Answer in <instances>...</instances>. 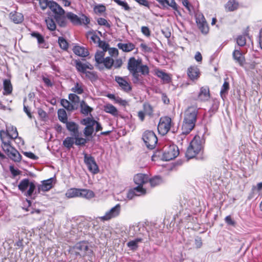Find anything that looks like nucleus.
I'll use <instances>...</instances> for the list:
<instances>
[{
	"instance_id": "5701e85b",
	"label": "nucleus",
	"mask_w": 262,
	"mask_h": 262,
	"mask_svg": "<svg viewBox=\"0 0 262 262\" xmlns=\"http://www.w3.org/2000/svg\"><path fill=\"white\" fill-rule=\"evenodd\" d=\"M9 15L11 20L15 24H19L24 20L23 15L16 11L11 12Z\"/></svg>"
},
{
	"instance_id": "6e6552de",
	"label": "nucleus",
	"mask_w": 262,
	"mask_h": 262,
	"mask_svg": "<svg viewBox=\"0 0 262 262\" xmlns=\"http://www.w3.org/2000/svg\"><path fill=\"white\" fill-rule=\"evenodd\" d=\"M84 162L90 172L94 174L99 172V169L94 157L91 156H88L86 154L84 153Z\"/></svg>"
},
{
	"instance_id": "1a4fd4ad",
	"label": "nucleus",
	"mask_w": 262,
	"mask_h": 262,
	"mask_svg": "<svg viewBox=\"0 0 262 262\" xmlns=\"http://www.w3.org/2000/svg\"><path fill=\"white\" fill-rule=\"evenodd\" d=\"M8 137V140L11 142V140L17 139L18 136V134L17 129L13 126H10L7 127L6 131L2 130L0 131V139L2 140V138L5 136Z\"/></svg>"
},
{
	"instance_id": "4468645a",
	"label": "nucleus",
	"mask_w": 262,
	"mask_h": 262,
	"mask_svg": "<svg viewBox=\"0 0 262 262\" xmlns=\"http://www.w3.org/2000/svg\"><path fill=\"white\" fill-rule=\"evenodd\" d=\"M115 81L122 91L125 92H129L132 90L130 84L125 79V78L116 76H115Z\"/></svg>"
},
{
	"instance_id": "5fc2aeb1",
	"label": "nucleus",
	"mask_w": 262,
	"mask_h": 262,
	"mask_svg": "<svg viewBox=\"0 0 262 262\" xmlns=\"http://www.w3.org/2000/svg\"><path fill=\"white\" fill-rule=\"evenodd\" d=\"M140 72L143 75H147L149 73V68L146 65L140 64L138 72Z\"/></svg>"
},
{
	"instance_id": "e2e57ef3",
	"label": "nucleus",
	"mask_w": 262,
	"mask_h": 262,
	"mask_svg": "<svg viewBox=\"0 0 262 262\" xmlns=\"http://www.w3.org/2000/svg\"><path fill=\"white\" fill-rule=\"evenodd\" d=\"M97 23L100 26H104L107 28L111 27L110 24L107 22V21L105 18L102 17L98 18Z\"/></svg>"
},
{
	"instance_id": "a18cd8bd",
	"label": "nucleus",
	"mask_w": 262,
	"mask_h": 262,
	"mask_svg": "<svg viewBox=\"0 0 262 262\" xmlns=\"http://www.w3.org/2000/svg\"><path fill=\"white\" fill-rule=\"evenodd\" d=\"M142 239L141 238H136L135 240L129 241L127 243V245L128 247L130 248L132 250H135L138 248V244L139 243L142 242Z\"/></svg>"
},
{
	"instance_id": "f8f14e48",
	"label": "nucleus",
	"mask_w": 262,
	"mask_h": 262,
	"mask_svg": "<svg viewBox=\"0 0 262 262\" xmlns=\"http://www.w3.org/2000/svg\"><path fill=\"white\" fill-rule=\"evenodd\" d=\"M204 143L205 139L203 137L196 135L190 142L189 146H191V148H195L196 151H201L203 149Z\"/></svg>"
},
{
	"instance_id": "9d476101",
	"label": "nucleus",
	"mask_w": 262,
	"mask_h": 262,
	"mask_svg": "<svg viewBox=\"0 0 262 262\" xmlns=\"http://www.w3.org/2000/svg\"><path fill=\"white\" fill-rule=\"evenodd\" d=\"M196 23L202 33L206 34L208 33L209 27L205 18L203 14H199L196 15Z\"/></svg>"
},
{
	"instance_id": "7c9ffc66",
	"label": "nucleus",
	"mask_w": 262,
	"mask_h": 262,
	"mask_svg": "<svg viewBox=\"0 0 262 262\" xmlns=\"http://www.w3.org/2000/svg\"><path fill=\"white\" fill-rule=\"evenodd\" d=\"M80 112L84 115H88L89 113H91L93 110V108L89 106L83 100L80 102Z\"/></svg>"
},
{
	"instance_id": "58836bf2",
	"label": "nucleus",
	"mask_w": 262,
	"mask_h": 262,
	"mask_svg": "<svg viewBox=\"0 0 262 262\" xmlns=\"http://www.w3.org/2000/svg\"><path fill=\"white\" fill-rule=\"evenodd\" d=\"M29 184L30 181L28 179H23L20 182L18 186V189L21 192H25L29 187Z\"/></svg>"
},
{
	"instance_id": "c756f323",
	"label": "nucleus",
	"mask_w": 262,
	"mask_h": 262,
	"mask_svg": "<svg viewBox=\"0 0 262 262\" xmlns=\"http://www.w3.org/2000/svg\"><path fill=\"white\" fill-rule=\"evenodd\" d=\"M86 37L88 39H90L91 43H93L96 45H97L100 40V37L94 31L88 32L86 34Z\"/></svg>"
},
{
	"instance_id": "c03bdc74",
	"label": "nucleus",
	"mask_w": 262,
	"mask_h": 262,
	"mask_svg": "<svg viewBox=\"0 0 262 262\" xmlns=\"http://www.w3.org/2000/svg\"><path fill=\"white\" fill-rule=\"evenodd\" d=\"M75 67L78 71L84 74L86 73L85 70L86 64L82 63L80 61H75Z\"/></svg>"
},
{
	"instance_id": "423d86ee",
	"label": "nucleus",
	"mask_w": 262,
	"mask_h": 262,
	"mask_svg": "<svg viewBox=\"0 0 262 262\" xmlns=\"http://www.w3.org/2000/svg\"><path fill=\"white\" fill-rule=\"evenodd\" d=\"M179 155L178 147L176 145H170L165 147L163 159L165 161H170L176 158Z\"/></svg>"
},
{
	"instance_id": "412c9836",
	"label": "nucleus",
	"mask_w": 262,
	"mask_h": 262,
	"mask_svg": "<svg viewBox=\"0 0 262 262\" xmlns=\"http://www.w3.org/2000/svg\"><path fill=\"white\" fill-rule=\"evenodd\" d=\"M105 53L101 51H97L95 55L96 66L98 67L100 69L103 68V67H101V66L105 58Z\"/></svg>"
},
{
	"instance_id": "2eb2a0df",
	"label": "nucleus",
	"mask_w": 262,
	"mask_h": 262,
	"mask_svg": "<svg viewBox=\"0 0 262 262\" xmlns=\"http://www.w3.org/2000/svg\"><path fill=\"white\" fill-rule=\"evenodd\" d=\"M210 98L209 89L208 86L201 88L198 95V100L201 101H205Z\"/></svg>"
},
{
	"instance_id": "0eeeda50",
	"label": "nucleus",
	"mask_w": 262,
	"mask_h": 262,
	"mask_svg": "<svg viewBox=\"0 0 262 262\" xmlns=\"http://www.w3.org/2000/svg\"><path fill=\"white\" fill-rule=\"evenodd\" d=\"M121 210V207L120 204H117L114 207H112L108 211L106 212L104 215L98 217V218L103 222L109 221L112 219L116 218L119 216Z\"/></svg>"
},
{
	"instance_id": "79ce46f5",
	"label": "nucleus",
	"mask_w": 262,
	"mask_h": 262,
	"mask_svg": "<svg viewBox=\"0 0 262 262\" xmlns=\"http://www.w3.org/2000/svg\"><path fill=\"white\" fill-rule=\"evenodd\" d=\"M148 180L152 187H155L160 184L162 182V178L160 176H155L149 180L148 179Z\"/></svg>"
},
{
	"instance_id": "b1692460",
	"label": "nucleus",
	"mask_w": 262,
	"mask_h": 262,
	"mask_svg": "<svg viewBox=\"0 0 262 262\" xmlns=\"http://www.w3.org/2000/svg\"><path fill=\"white\" fill-rule=\"evenodd\" d=\"M163 7H165L166 5L171 7L173 10H176L178 14H180V12L178 10V5L176 4L174 0H171L169 2L168 0H156Z\"/></svg>"
},
{
	"instance_id": "ddd939ff",
	"label": "nucleus",
	"mask_w": 262,
	"mask_h": 262,
	"mask_svg": "<svg viewBox=\"0 0 262 262\" xmlns=\"http://www.w3.org/2000/svg\"><path fill=\"white\" fill-rule=\"evenodd\" d=\"M53 178L42 181L41 182V184L37 186V189L35 192V193H39L41 191L45 192L50 190L53 187Z\"/></svg>"
},
{
	"instance_id": "774afa93",
	"label": "nucleus",
	"mask_w": 262,
	"mask_h": 262,
	"mask_svg": "<svg viewBox=\"0 0 262 262\" xmlns=\"http://www.w3.org/2000/svg\"><path fill=\"white\" fill-rule=\"evenodd\" d=\"M95 11L97 13H101L106 10L105 7L102 5H100L95 7Z\"/></svg>"
},
{
	"instance_id": "a19ab883",
	"label": "nucleus",
	"mask_w": 262,
	"mask_h": 262,
	"mask_svg": "<svg viewBox=\"0 0 262 262\" xmlns=\"http://www.w3.org/2000/svg\"><path fill=\"white\" fill-rule=\"evenodd\" d=\"M58 117L59 120L64 123L68 121L67 115L64 109H59L58 111Z\"/></svg>"
},
{
	"instance_id": "c9c22d12",
	"label": "nucleus",
	"mask_w": 262,
	"mask_h": 262,
	"mask_svg": "<svg viewBox=\"0 0 262 262\" xmlns=\"http://www.w3.org/2000/svg\"><path fill=\"white\" fill-rule=\"evenodd\" d=\"M94 196V193L90 190L81 189L79 197L84 198L88 199H91Z\"/></svg>"
},
{
	"instance_id": "09e8293b",
	"label": "nucleus",
	"mask_w": 262,
	"mask_h": 262,
	"mask_svg": "<svg viewBox=\"0 0 262 262\" xmlns=\"http://www.w3.org/2000/svg\"><path fill=\"white\" fill-rule=\"evenodd\" d=\"M75 139V143L77 145H83L86 143L85 139L79 137V133L76 135L73 136Z\"/></svg>"
},
{
	"instance_id": "49530a36",
	"label": "nucleus",
	"mask_w": 262,
	"mask_h": 262,
	"mask_svg": "<svg viewBox=\"0 0 262 262\" xmlns=\"http://www.w3.org/2000/svg\"><path fill=\"white\" fill-rule=\"evenodd\" d=\"M72 91L78 94H81L83 93V86L81 83L76 82L74 87L71 89Z\"/></svg>"
},
{
	"instance_id": "8fccbe9b",
	"label": "nucleus",
	"mask_w": 262,
	"mask_h": 262,
	"mask_svg": "<svg viewBox=\"0 0 262 262\" xmlns=\"http://www.w3.org/2000/svg\"><path fill=\"white\" fill-rule=\"evenodd\" d=\"M61 104L68 111H72L74 110L73 105L66 99H62L61 100Z\"/></svg>"
},
{
	"instance_id": "4d7b16f0",
	"label": "nucleus",
	"mask_w": 262,
	"mask_h": 262,
	"mask_svg": "<svg viewBox=\"0 0 262 262\" xmlns=\"http://www.w3.org/2000/svg\"><path fill=\"white\" fill-rule=\"evenodd\" d=\"M37 1H38L39 6L42 10H45L47 7H49L50 2H51V1L48 0H38Z\"/></svg>"
},
{
	"instance_id": "f03ea898",
	"label": "nucleus",
	"mask_w": 262,
	"mask_h": 262,
	"mask_svg": "<svg viewBox=\"0 0 262 262\" xmlns=\"http://www.w3.org/2000/svg\"><path fill=\"white\" fill-rule=\"evenodd\" d=\"M6 136V135H5ZM6 136L2 138V147L4 151L10 159L15 162H19L21 160V156L19 152L11 145Z\"/></svg>"
},
{
	"instance_id": "72a5a7b5",
	"label": "nucleus",
	"mask_w": 262,
	"mask_h": 262,
	"mask_svg": "<svg viewBox=\"0 0 262 262\" xmlns=\"http://www.w3.org/2000/svg\"><path fill=\"white\" fill-rule=\"evenodd\" d=\"M81 189L79 188H71L68 190L66 193V196L68 198H72L75 197H79Z\"/></svg>"
},
{
	"instance_id": "338daca9",
	"label": "nucleus",
	"mask_w": 262,
	"mask_h": 262,
	"mask_svg": "<svg viewBox=\"0 0 262 262\" xmlns=\"http://www.w3.org/2000/svg\"><path fill=\"white\" fill-rule=\"evenodd\" d=\"M225 222L229 225L235 226V222L232 220L230 215L227 216L225 219Z\"/></svg>"
},
{
	"instance_id": "69168bd1",
	"label": "nucleus",
	"mask_w": 262,
	"mask_h": 262,
	"mask_svg": "<svg viewBox=\"0 0 262 262\" xmlns=\"http://www.w3.org/2000/svg\"><path fill=\"white\" fill-rule=\"evenodd\" d=\"M84 74L85 76L92 81L97 79V75L94 72L86 71Z\"/></svg>"
},
{
	"instance_id": "6ab92c4d",
	"label": "nucleus",
	"mask_w": 262,
	"mask_h": 262,
	"mask_svg": "<svg viewBox=\"0 0 262 262\" xmlns=\"http://www.w3.org/2000/svg\"><path fill=\"white\" fill-rule=\"evenodd\" d=\"M73 51L76 55L82 57H85L89 55L88 50L80 46H74L73 48Z\"/></svg>"
},
{
	"instance_id": "de8ad7c7",
	"label": "nucleus",
	"mask_w": 262,
	"mask_h": 262,
	"mask_svg": "<svg viewBox=\"0 0 262 262\" xmlns=\"http://www.w3.org/2000/svg\"><path fill=\"white\" fill-rule=\"evenodd\" d=\"M96 122V121L90 117L84 118L82 121L83 124L85 125L86 126H87L90 127H94Z\"/></svg>"
},
{
	"instance_id": "680f3d73",
	"label": "nucleus",
	"mask_w": 262,
	"mask_h": 262,
	"mask_svg": "<svg viewBox=\"0 0 262 262\" xmlns=\"http://www.w3.org/2000/svg\"><path fill=\"white\" fill-rule=\"evenodd\" d=\"M69 99L73 103L76 104L78 103L80 100V98L75 94H70L69 95Z\"/></svg>"
},
{
	"instance_id": "ea45409f",
	"label": "nucleus",
	"mask_w": 262,
	"mask_h": 262,
	"mask_svg": "<svg viewBox=\"0 0 262 262\" xmlns=\"http://www.w3.org/2000/svg\"><path fill=\"white\" fill-rule=\"evenodd\" d=\"M114 62V59L111 57H106L103 60L102 65L107 69H111L113 66Z\"/></svg>"
},
{
	"instance_id": "2f4dec72",
	"label": "nucleus",
	"mask_w": 262,
	"mask_h": 262,
	"mask_svg": "<svg viewBox=\"0 0 262 262\" xmlns=\"http://www.w3.org/2000/svg\"><path fill=\"white\" fill-rule=\"evenodd\" d=\"M104 111L107 113L112 115L114 116L118 115L117 109L111 104H107L104 106Z\"/></svg>"
},
{
	"instance_id": "e433bc0d",
	"label": "nucleus",
	"mask_w": 262,
	"mask_h": 262,
	"mask_svg": "<svg viewBox=\"0 0 262 262\" xmlns=\"http://www.w3.org/2000/svg\"><path fill=\"white\" fill-rule=\"evenodd\" d=\"M75 143V139L74 137H68L63 141V145L64 147L70 149Z\"/></svg>"
},
{
	"instance_id": "4be33fe9",
	"label": "nucleus",
	"mask_w": 262,
	"mask_h": 262,
	"mask_svg": "<svg viewBox=\"0 0 262 262\" xmlns=\"http://www.w3.org/2000/svg\"><path fill=\"white\" fill-rule=\"evenodd\" d=\"M155 75L161 78L164 83H169L171 81V78L169 75L163 72L162 70L159 69H156L155 70Z\"/></svg>"
},
{
	"instance_id": "bf43d9fd",
	"label": "nucleus",
	"mask_w": 262,
	"mask_h": 262,
	"mask_svg": "<svg viewBox=\"0 0 262 262\" xmlns=\"http://www.w3.org/2000/svg\"><path fill=\"white\" fill-rule=\"evenodd\" d=\"M236 42L239 46L243 47L246 43V39L244 36L239 35L236 38Z\"/></svg>"
},
{
	"instance_id": "dca6fc26",
	"label": "nucleus",
	"mask_w": 262,
	"mask_h": 262,
	"mask_svg": "<svg viewBox=\"0 0 262 262\" xmlns=\"http://www.w3.org/2000/svg\"><path fill=\"white\" fill-rule=\"evenodd\" d=\"M200 70L196 66H192L187 69V75L192 80H195L200 77Z\"/></svg>"
},
{
	"instance_id": "3c124183",
	"label": "nucleus",
	"mask_w": 262,
	"mask_h": 262,
	"mask_svg": "<svg viewBox=\"0 0 262 262\" xmlns=\"http://www.w3.org/2000/svg\"><path fill=\"white\" fill-rule=\"evenodd\" d=\"M58 43L60 47L63 50H67L68 48V43L62 37L58 38Z\"/></svg>"
},
{
	"instance_id": "a211bd4d",
	"label": "nucleus",
	"mask_w": 262,
	"mask_h": 262,
	"mask_svg": "<svg viewBox=\"0 0 262 262\" xmlns=\"http://www.w3.org/2000/svg\"><path fill=\"white\" fill-rule=\"evenodd\" d=\"M49 7L55 15H61L65 14V11L62 7L54 1H51V2H50Z\"/></svg>"
},
{
	"instance_id": "c85d7f7f",
	"label": "nucleus",
	"mask_w": 262,
	"mask_h": 262,
	"mask_svg": "<svg viewBox=\"0 0 262 262\" xmlns=\"http://www.w3.org/2000/svg\"><path fill=\"white\" fill-rule=\"evenodd\" d=\"M66 17L74 25H81L80 18L75 14L71 12H68Z\"/></svg>"
},
{
	"instance_id": "f3484780",
	"label": "nucleus",
	"mask_w": 262,
	"mask_h": 262,
	"mask_svg": "<svg viewBox=\"0 0 262 262\" xmlns=\"http://www.w3.org/2000/svg\"><path fill=\"white\" fill-rule=\"evenodd\" d=\"M233 58L240 66H243L245 62L244 53L240 49H235L232 53Z\"/></svg>"
},
{
	"instance_id": "39448f33",
	"label": "nucleus",
	"mask_w": 262,
	"mask_h": 262,
	"mask_svg": "<svg viewBox=\"0 0 262 262\" xmlns=\"http://www.w3.org/2000/svg\"><path fill=\"white\" fill-rule=\"evenodd\" d=\"M134 181L138 185L135 188V191L140 194H145L146 190L143 188L142 186L148 181V176L143 173H138L134 176Z\"/></svg>"
},
{
	"instance_id": "393cba45",
	"label": "nucleus",
	"mask_w": 262,
	"mask_h": 262,
	"mask_svg": "<svg viewBox=\"0 0 262 262\" xmlns=\"http://www.w3.org/2000/svg\"><path fill=\"white\" fill-rule=\"evenodd\" d=\"M117 47L123 52H129L133 51L135 48V45L132 42L128 43H118Z\"/></svg>"
},
{
	"instance_id": "052dcab7",
	"label": "nucleus",
	"mask_w": 262,
	"mask_h": 262,
	"mask_svg": "<svg viewBox=\"0 0 262 262\" xmlns=\"http://www.w3.org/2000/svg\"><path fill=\"white\" fill-rule=\"evenodd\" d=\"M99 47L102 49L103 51L101 52H106L108 49V44L106 43L105 41H101V40L97 45Z\"/></svg>"
},
{
	"instance_id": "9b49d317",
	"label": "nucleus",
	"mask_w": 262,
	"mask_h": 262,
	"mask_svg": "<svg viewBox=\"0 0 262 262\" xmlns=\"http://www.w3.org/2000/svg\"><path fill=\"white\" fill-rule=\"evenodd\" d=\"M142 63L141 58L136 59L134 57H130L127 63V69L130 73L138 72L140 64Z\"/></svg>"
},
{
	"instance_id": "f704fd0d",
	"label": "nucleus",
	"mask_w": 262,
	"mask_h": 262,
	"mask_svg": "<svg viewBox=\"0 0 262 262\" xmlns=\"http://www.w3.org/2000/svg\"><path fill=\"white\" fill-rule=\"evenodd\" d=\"M4 94L9 95L12 91V86L9 79H5L3 81Z\"/></svg>"
},
{
	"instance_id": "cd10ccee",
	"label": "nucleus",
	"mask_w": 262,
	"mask_h": 262,
	"mask_svg": "<svg viewBox=\"0 0 262 262\" xmlns=\"http://www.w3.org/2000/svg\"><path fill=\"white\" fill-rule=\"evenodd\" d=\"M54 18L57 23V24L61 27H65L67 26L68 21L66 15L64 14L61 15H55Z\"/></svg>"
},
{
	"instance_id": "aec40b11",
	"label": "nucleus",
	"mask_w": 262,
	"mask_h": 262,
	"mask_svg": "<svg viewBox=\"0 0 262 262\" xmlns=\"http://www.w3.org/2000/svg\"><path fill=\"white\" fill-rule=\"evenodd\" d=\"M74 249L75 250L76 255H80V252H83L85 254L88 249V246L85 242H80L75 245Z\"/></svg>"
},
{
	"instance_id": "f257e3e1",
	"label": "nucleus",
	"mask_w": 262,
	"mask_h": 262,
	"mask_svg": "<svg viewBox=\"0 0 262 262\" xmlns=\"http://www.w3.org/2000/svg\"><path fill=\"white\" fill-rule=\"evenodd\" d=\"M199 108L195 105L190 106L184 112V121L182 126V133L187 135L194 127L196 122Z\"/></svg>"
},
{
	"instance_id": "a878e982",
	"label": "nucleus",
	"mask_w": 262,
	"mask_h": 262,
	"mask_svg": "<svg viewBox=\"0 0 262 262\" xmlns=\"http://www.w3.org/2000/svg\"><path fill=\"white\" fill-rule=\"evenodd\" d=\"M66 123V126L68 130L71 132V134L74 136L76 135L77 136L78 131V125L74 122H68V121Z\"/></svg>"
},
{
	"instance_id": "864d4df0",
	"label": "nucleus",
	"mask_w": 262,
	"mask_h": 262,
	"mask_svg": "<svg viewBox=\"0 0 262 262\" xmlns=\"http://www.w3.org/2000/svg\"><path fill=\"white\" fill-rule=\"evenodd\" d=\"M118 5L121 6L125 11H129L130 8L128 4L125 1H122L121 0H113Z\"/></svg>"
},
{
	"instance_id": "4c0bfd02",
	"label": "nucleus",
	"mask_w": 262,
	"mask_h": 262,
	"mask_svg": "<svg viewBox=\"0 0 262 262\" xmlns=\"http://www.w3.org/2000/svg\"><path fill=\"white\" fill-rule=\"evenodd\" d=\"M200 151L195 150V148H191V146H188L186 152V157L188 159H192L194 158Z\"/></svg>"
},
{
	"instance_id": "603ef678",
	"label": "nucleus",
	"mask_w": 262,
	"mask_h": 262,
	"mask_svg": "<svg viewBox=\"0 0 262 262\" xmlns=\"http://www.w3.org/2000/svg\"><path fill=\"white\" fill-rule=\"evenodd\" d=\"M29 189L25 193L26 196H31L33 192L34 191L36 186L34 182H30V184L29 185Z\"/></svg>"
},
{
	"instance_id": "37998d69",
	"label": "nucleus",
	"mask_w": 262,
	"mask_h": 262,
	"mask_svg": "<svg viewBox=\"0 0 262 262\" xmlns=\"http://www.w3.org/2000/svg\"><path fill=\"white\" fill-rule=\"evenodd\" d=\"M47 28L51 31H54L56 29V26L54 20L50 17H48L45 20Z\"/></svg>"
},
{
	"instance_id": "20e7f679",
	"label": "nucleus",
	"mask_w": 262,
	"mask_h": 262,
	"mask_svg": "<svg viewBox=\"0 0 262 262\" xmlns=\"http://www.w3.org/2000/svg\"><path fill=\"white\" fill-rule=\"evenodd\" d=\"M142 139L146 147L150 149L155 147L158 142L156 134L151 130H146L142 135Z\"/></svg>"
},
{
	"instance_id": "13d9d810",
	"label": "nucleus",
	"mask_w": 262,
	"mask_h": 262,
	"mask_svg": "<svg viewBox=\"0 0 262 262\" xmlns=\"http://www.w3.org/2000/svg\"><path fill=\"white\" fill-rule=\"evenodd\" d=\"M229 89V84L227 81H225L221 90L220 94L222 97L224 94L227 93Z\"/></svg>"
},
{
	"instance_id": "6e6d98bb",
	"label": "nucleus",
	"mask_w": 262,
	"mask_h": 262,
	"mask_svg": "<svg viewBox=\"0 0 262 262\" xmlns=\"http://www.w3.org/2000/svg\"><path fill=\"white\" fill-rule=\"evenodd\" d=\"M144 112L148 115H151L153 113L152 106L148 103H144L143 105Z\"/></svg>"
},
{
	"instance_id": "7ed1b4c3",
	"label": "nucleus",
	"mask_w": 262,
	"mask_h": 262,
	"mask_svg": "<svg viewBox=\"0 0 262 262\" xmlns=\"http://www.w3.org/2000/svg\"><path fill=\"white\" fill-rule=\"evenodd\" d=\"M173 125L171 118L168 116L160 118L158 125V130L160 134L164 136L170 130Z\"/></svg>"
},
{
	"instance_id": "473e14b6",
	"label": "nucleus",
	"mask_w": 262,
	"mask_h": 262,
	"mask_svg": "<svg viewBox=\"0 0 262 262\" xmlns=\"http://www.w3.org/2000/svg\"><path fill=\"white\" fill-rule=\"evenodd\" d=\"M239 4L235 0H229L225 5L226 9L228 11H233L238 7Z\"/></svg>"
},
{
	"instance_id": "0e129e2a",
	"label": "nucleus",
	"mask_w": 262,
	"mask_h": 262,
	"mask_svg": "<svg viewBox=\"0 0 262 262\" xmlns=\"http://www.w3.org/2000/svg\"><path fill=\"white\" fill-rule=\"evenodd\" d=\"M94 132L93 127L86 126L84 129V134L85 137L91 136Z\"/></svg>"
},
{
	"instance_id": "bb28decb",
	"label": "nucleus",
	"mask_w": 262,
	"mask_h": 262,
	"mask_svg": "<svg viewBox=\"0 0 262 262\" xmlns=\"http://www.w3.org/2000/svg\"><path fill=\"white\" fill-rule=\"evenodd\" d=\"M31 35L32 37L36 38L38 44L39 45L40 47L47 48L46 47V44L45 43V38L41 34L37 32H33L31 34Z\"/></svg>"
}]
</instances>
